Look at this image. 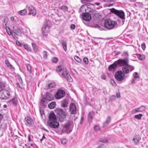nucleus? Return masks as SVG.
I'll return each instance as SVG.
<instances>
[{
    "label": "nucleus",
    "mask_w": 148,
    "mask_h": 148,
    "mask_svg": "<svg viewBox=\"0 0 148 148\" xmlns=\"http://www.w3.org/2000/svg\"><path fill=\"white\" fill-rule=\"evenodd\" d=\"M57 72L59 73L61 72L60 76L64 78H65L66 80L69 82H72L73 80L70 76L69 72L66 69L64 68L62 66L60 65L56 68Z\"/></svg>",
    "instance_id": "f257e3e1"
},
{
    "label": "nucleus",
    "mask_w": 148,
    "mask_h": 148,
    "mask_svg": "<svg viewBox=\"0 0 148 148\" xmlns=\"http://www.w3.org/2000/svg\"><path fill=\"white\" fill-rule=\"evenodd\" d=\"M55 112L56 113L59 120L61 122L64 121L66 119V114L63 110L57 108L56 109Z\"/></svg>",
    "instance_id": "f03ea898"
},
{
    "label": "nucleus",
    "mask_w": 148,
    "mask_h": 148,
    "mask_svg": "<svg viewBox=\"0 0 148 148\" xmlns=\"http://www.w3.org/2000/svg\"><path fill=\"white\" fill-rule=\"evenodd\" d=\"M117 22L114 21H112L109 18L107 19L104 21V27L108 29L111 30L113 29Z\"/></svg>",
    "instance_id": "7ed1b4c3"
},
{
    "label": "nucleus",
    "mask_w": 148,
    "mask_h": 148,
    "mask_svg": "<svg viewBox=\"0 0 148 148\" xmlns=\"http://www.w3.org/2000/svg\"><path fill=\"white\" fill-rule=\"evenodd\" d=\"M110 12L114 14L122 20L125 19V14L123 11L121 10H117L113 8L110 9Z\"/></svg>",
    "instance_id": "20e7f679"
},
{
    "label": "nucleus",
    "mask_w": 148,
    "mask_h": 148,
    "mask_svg": "<svg viewBox=\"0 0 148 148\" xmlns=\"http://www.w3.org/2000/svg\"><path fill=\"white\" fill-rule=\"evenodd\" d=\"M50 22L46 21L44 23L42 28V32L44 36H46L48 33L50 28Z\"/></svg>",
    "instance_id": "39448f33"
},
{
    "label": "nucleus",
    "mask_w": 148,
    "mask_h": 148,
    "mask_svg": "<svg viewBox=\"0 0 148 148\" xmlns=\"http://www.w3.org/2000/svg\"><path fill=\"white\" fill-rule=\"evenodd\" d=\"M10 96L9 92L7 90L2 89L0 90V98L2 99H7Z\"/></svg>",
    "instance_id": "423d86ee"
},
{
    "label": "nucleus",
    "mask_w": 148,
    "mask_h": 148,
    "mask_svg": "<svg viewBox=\"0 0 148 148\" xmlns=\"http://www.w3.org/2000/svg\"><path fill=\"white\" fill-rule=\"evenodd\" d=\"M115 62L117 66H123L126 65H128V64H129V60L128 58H125L122 59H120L115 61Z\"/></svg>",
    "instance_id": "0eeeda50"
},
{
    "label": "nucleus",
    "mask_w": 148,
    "mask_h": 148,
    "mask_svg": "<svg viewBox=\"0 0 148 148\" xmlns=\"http://www.w3.org/2000/svg\"><path fill=\"white\" fill-rule=\"evenodd\" d=\"M125 75L122 71H120L116 72L115 74V77L119 81H122L125 79Z\"/></svg>",
    "instance_id": "6e6552de"
},
{
    "label": "nucleus",
    "mask_w": 148,
    "mask_h": 148,
    "mask_svg": "<svg viewBox=\"0 0 148 148\" xmlns=\"http://www.w3.org/2000/svg\"><path fill=\"white\" fill-rule=\"evenodd\" d=\"M64 91L62 89H59L56 92L55 97L57 99H60L63 97L65 95Z\"/></svg>",
    "instance_id": "1a4fd4ad"
},
{
    "label": "nucleus",
    "mask_w": 148,
    "mask_h": 148,
    "mask_svg": "<svg viewBox=\"0 0 148 148\" xmlns=\"http://www.w3.org/2000/svg\"><path fill=\"white\" fill-rule=\"evenodd\" d=\"M69 111L71 114H75L77 113L78 110L75 103H72L70 104Z\"/></svg>",
    "instance_id": "9d476101"
},
{
    "label": "nucleus",
    "mask_w": 148,
    "mask_h": 148,
    "mask_svg": "<svg viewBox=\"0 0 148 148\" xmlns=\"http://www.w3.org/2000/svg\"><path fill=\"white\" fill-rule=\"evenodd\" d=\"M24 121L25 124L29 127H31L33 124L34 122L33 119L29 116L25 117Z\"/></svg>",
    "instance_id": "9b49d317"
},
{
    "label": "nucleus",
    "mask_w": 148,
    "mask_h": 148,
    "mask_svg": "<svg viewBox=\"0 0 148 148\" xmlns=\"http://www.w3.org/2000/svg\"><path fill=\"white\" fill-rule=\"evenodd\" d=\"M71 124V122L70 121H68L64 125V127L62 130L63 133H67L68 132V130L70 132V127Z\"/></svg>",
    "instance_id": "f8f14e48"
},
{
    "label": "nucleus",
    "mask_w": 148,
    "mask_h": 148,
    "mask_svg": "<svg viewBox=\"0 0 148 148\" xmlns=\"http://www.w3.org/2000/svg\"><path fill=\"white\" fill-rule=\"evenodd\" d=\"M47 123L51 127L53 128H58L59 126V123L57 121H48Z\"/></svg>",
    "instance_id": "ddd939ff"
},
{
    "label": "nucleus",
    "mask_w": 148,
    "mask_h": 148,
    "mask_svg": "<svg viewBox=\"0 0 148 148\" xmlns=\"http://www.w3.org/2000/svg\"><path fill=\"white\" fill-rule=\"evenodd\" d=\"M28 9L29 11V15L32 14L33 16H34L36 14V11L32 5L29 6L28 7Z\"/></svg>",
    "instance_id": "4468645a"
},
{
    "label": "nucleus",
    "mask_w": 148,
    "mask_h": 148,
    "mask_svg": "<svg viewBox=\"0 0 148 148\" xmlns=\"http://www.w3.org/2000/svg\"><path fill=\"white\" fill-rule=\"evenodd\" d=\"M82 17L84 20L88 21H90L91 18V15L88 13H83Z\"/></svg>",
    "instance_id": "2eb2a0df"
},
{
    "label": "nucleus",
    "mask_w": 148,
    "mask_h": 148,
    "mask_svg": "<svg viewBox=\"0 0 148 148\" xmlns=\"http://www.w3.org/2000/svg\"><path fill=\"white\" fill-rule=\"evenodd\" d=\"M133 78L132 81L131 83L132 84H134L136 82V81L137 79L138 80H139L140 79V76L137 72H134L133 74Z\"/></svg>",
    "instance_id": "dca6fc26"
},
{
    "label": "nucleus",
    "mask_w": 148,
    "mask_h": 148,
    "mask_svg": "<svg viewBox=\"0 0 148 148\" xmlns=\"http://www.w3.org/2000/svg\"><path fill=\"white\" fill-rule=\"evenodd\" d=\"M141 139L139 135H136L134 136L133 139V143L135 145H137L140 140Z\"/></svg>",
    "instance_id": "f3484780"
},
{
    "label": "nucleus",
    "mask_w": 148,
    "mask_h": 148,
    "mask_svg": "<svg viewBox=\"0 0 148 148\" xmlns=\"http://www.w3.org/2000/svg\"><path fill=\"white\" fill-rule=\"evenodd\" d=\"M49 120L48 121H55L56 120H57L56 116L53 112H50L49 116Z\"/></svg>",
    "instance_id": "a211bd4d"
},
{
    "label": "nucleus",
    "mask_w": 148,
    "mask_h": 148,
    "mask_svg": "<svg viewBox=\"0 0 148 148\" xmlns=\"http://www.w3.org/2000/svg\"><path fill=\"white\" fill-rule=\"evenodd\" d=\"M111 118L110 116H108L106 121L103 122V128L106 127L110 123L111 121Z\"/></svg>",
    "instance_id": "6ab92c4d"
},
{
    "label": "nucleus",
    "mask_w": 148,
    "mask_h": 148,
    "mask_svg": "<svg viewBox=\"0 0 148 148\" xmlns=\"http://www.w3.org/2000/svg\"><path fill=\"white\" fill-rule=\"evenodd\" d=\"M128 66H129L128 64V65H126L122 68V71L124 74H128L130 72V69Z\"/></svg>",
    "instance_id": "aec40b11"
},
{
    "label": "nucleus",
    "mask_w": 148,
    "mask_h": 148,
    "mask_svg": "<svg viewBox=\"0 0 148 148\" xmlns=\"http://www.w3.org/2000/svg\"><path fill=\"white\" fill-rule=\"evenodd\" d=\"M53 97L50 93L49 92L46 93L45 96V99L46 100L50 101L53 100Z\"/></svg>",
    "instance_id": "412c9836"
},
{
    "label": "nucleus",
    "mask_w": 148,
    "mask_h": 148,
    "mask_svg": "<svg viewBox=\"0 0 148 148\" xmlns=\"http://www.w3.org/2000/svg\"><path fill=\"white\" fill-rule=\"evenodd\" d=\"M117 66L115 62L112 64L110 65L108 67V70L110 71H114L117 68Z\"/></svg>",
    "instance_id": "4be33fe9"
},
{
    "label": "nucleus",
    "mask_w": 148,
    "mask_h": 148,
    "mask_svg": "<svg viewBox=\"0 0 148 148\" xmlns=\"http://www.w3.org/2000/svg\"><path fill=\"white\" fill-rule=\"evenodd\" d=\"M61 106L64 108L67 107L68 104V100L66 99H64L61 101Z\"/></svg>",
    "instance_id": "5701e85b"
},
{
    "label": "nucleus",
    "mask_w": 148,
    "mask_h": 148,
    "mask_svg": "<svg viewBox=\"0 0 148 148\" xmlns=\"http://www.w3.org/2000/svg\"><path fill=\"white\" fill-rule=\"evenodd\" d=\"M94 116V113L92 111L89 112L88 114V120L90 123L92 122Z\"/></svg>",
    "instance_id": "b1692460"
},
{
    "label": "nucleus",
    "mask_w": 148,
    "mask_h": 148,
    "mask_svg": "<svg viewBox=\"0 0 148 148\" xmlns=\"http://www.w3.org/2000/svg\"><path fill=\"white\" fill-rule=\"evenodd\" d=\"M61 45L62 47L65 51H66L67 50V43L66 41L64 40H62Z\"/></svg>",
    "instance_id": "393cba45"
},
{
    "label": "nucleus",
    "mask_w": 148,
    "mask_h": 148,
    "mask_svg": "<svg viewBox=\"0 0 148 148\" xmlns=\"http://www.w3.org/2000/svg\"><path fill=\"white\" fill-rule=\"evenodd\" d=\"M83 8H84L86 10H87L88 12H90L92 10V9L87 7L86 5H83L80 8V10H81Z\"/></svg>",
    "instance_id": "a878e982"
},
{
    "label": "nucleus",
    "mask_w": 148,
    "mask_h": 148,
    "mask_svg": "<svg viewBox=\"0 0 148 148\" xmlns=\"http://www.w3.org/2000/svg\"><path fill=\"white\" fill-rule=\"evenodd\" d=\"M45 98L43 97L40 100V105L42 107H44L46 105V104L45 103Z\"/></svg>",
    "instance_id": "bb28decb"
},
{
    "label": "nucleus",
    "mask_w": 148,
    "mask_h": 148,
    "mask_svg": "<svg viewBox=\"0 0 148 148\" xmlns=\"http://www.w3.org/2000/svg\"><path fill=\"white\" fill-rule=\"evenodd\" d=\"M56 105V102H55L53 101L49 104L48 105V106L50 108L52 109L55 107Z\"/></svg>",
    "instance_id": "cd10ccee"
},
{
    "label": "nucleus",
    "mask_w": 148,
    "mask_h": 148,
    "mask_svg": "<svg viewBox=\"0 0 148 148\" xmlns=\"http://www.w3.org/2000/svg\"><path fill=\"white\" fill-rule=\"evenodd\" d=\"M56 85L55 83L54 82H52L49 84L47 86L46 88L47 89H50L54 87Z\"/></svg>",
    "instance_id": "c85d7f7f"
},
{
    "label": "nucleus",
    "mask_w": 148,
    "mask_h": 148,
    "mask_svg": "<svg viewBox=\"0 0 148 148\" xmlns=\"http://www.w3.org/2000/svg\"><path fill=\"white\" fill-rule=\"evenodd\" d=\"M24 49L27 51L31 52V50L30 47L27 44H25L23 45Z\"/></svg>",
    "instance_id": "c756f323"
},
{
    "label": "nucleus",
    "mask_w": 148,
    "mask_h": 148,
    "mask_svg": "<svg viewBox=\"0 0 148 148\" xmlns=\"http://www.w3.org/2000/svg\"><path fill=\"white\" fill-rule=\"evenodd\" d=\"M5 62L8 67L9 69H14V68L12 65L9 63L8 60H6L5 61Z\"/></svg>",
    "instance_id": "7c9ffc66"
},
{
    "label": "nucleus",
    "mask_w": 148,
    "mask_h": 148,
    "mask_svg": "<svg viewBox=\"0 0 148 148\" xmlns=\"http://www.w3.org/2000/svg\"><path fill=\"white\" fill-rule=\"evenodd\" d=\"M138 112H142L145 110V108L144 106H143L137 108Z\"/></svg>",
    "instance_id": "2f4dec72"
},
{
    "label": "nucleus",
    "mask_w": 148,
    "mask_h": 148,
    "mask_svg": "<svg viewBox=\"0 0 148 148\" xmlns=\"http://www.w3.org/2000/svg\"><path fill=\"white\" fill-rule=\"evenodd\" d=\"M32 47L33 48V49L34 50V51L35 52H37L38 51V48H37L36 45V44H35V43H34L33 42H32Z\"/></svg>",
    "instance_id": "473e14b6"
},
{
    "label": "nucleus",
    "mask_w": 148,
    "mask_h": 148,
    "mask_svg": "<svg viewBox=\"0 0 148 148\" xmlns=\"http://www.w3.org/2000/svg\"><path fill=\"white\" fill-rule=\"evenodd\" d=\"M137 56L140 60H143L145 58V56L143 55H141L139 54H138Z\"/></svg>",
    "instance_id": "72a5a7b5"
},
{
    "label": "nucleus",
    "mask_w": 148,
    "mask_h": 148,
    "mask_svg": "<svg viewBox=\"0 0 148 148\" xmlns=\"http://www.w3.org/2000/svg\"><path fill=\"white\" fill-rule=\"evenodd\" d=\"M60 9L64 12H66L68 10V8L66 6L63 5L60 7Z\"/></svg>",
    "instance_id": "f704fd0d"
},
{
    "label": "nucleus",
    "mask_w": 148,
    "mask_h": 148,
    "mask_svg": "<svg viewBox=\"0 0 148 148\" xmlns=\"http://www.w3.org/2000/svg\"><path fill=\"white\" fill-rule=\"evenodd\" d=\"M11 103H12L14 105H16L18 102L16 98H13L10 101Z\"/></svg>",
    "instance_id": "c9c22d12"
},
{
    "label": "nucleus",
    "mask_w": 148,
    "mask_h": 148,
    "mask_svg": "<svg viewBox=\"0 0 148 148\" xmlns=\"http://www.w3.org/2000/svg\"><path fill=\"white\" fill-rule=\"evenodd\" d=\"M27 12V11L26 9L21 10L18 12V13L21 15H24L26 14Z\"/></svg>",
    "instance_id": "e433bc0d"
},
{
    "label": "nucleus",
    "mask_w": 148,
    "mask_h": 148,
    "mask_svg": "<svg viewBox=\"0 0 148 148\" xmlns=\"http://www.w3.org/2000/svg\"><path fill=\"white\" fill-rule=\"evenodd\" d=\"M27 68L28 71H29V73L31 74L32 73L31 68L30 64H28L27 66Z\"/></svg>",
    "instance_id": "4c0bfd02"
},
{
    "label": "nucleus",
    "mask_w": 148,
    "mask_h": 148,
    "mask_svg": "<svg viewBox=\"0 0 148 148\" xmlns=\"http://www.w3.org/2000/svg\"><path fill=\"white\" fill-rule=\"evenodd\" d=\"M142 116L143 114H139L135 115L134 117L135 118L137 119L140 120L141 119V117Z\"/></svg>",
    "instance_id": "58836bf2"
},
{
    "label": "nucleus",
    "mask_w": 148,
    "mask_h": 148,
    "mask_svg": "<svg viewBox=\"0 0 148 148\" xmlns=\"http://www.w3.org/2000/svg\"><path fill=\"white\" fill-rule=\"evenodd\" d=\"M75 60L79 63H80L81 62V60L80 58L77 56H75L74 57Z\"/></svg>",
    "instance_id": "ea45409f"
},
{
    "label": "nucleus",
    "mask_w": 148,
    "mask_h": 148,
    "mask_svg": "<svg viewBox=\"0 0 148 148\" xmlns=\"http://www.w3.org/2000/svg\"><path fill=\"white\" fill-rule=\"evenodd\" d=\"M94 129L95 131H97L100 130L101 128L98 125H95L94 126Z\"/></svg>",
    "instance_id": "a19ab883"
},
{
    "label": "nucleus",
    "mask_w": 148,
    "mask_h": 148,
    "mask_svg": "<svg viewBox=\"0 0 148 148\" xmlns=\"http://www.w3.org/2000/svg\"><path fill=\"white\" fill-rule=\"evenodd\" d=\"M67 140L66 138H62L61 140V143L63 145L66 144L67 142Z\"/></svg>",
    "instance_id": "79ce46f5"
},
{
    "label": "nucleus",
    "mask_w": 148,
    "mask_h": 148,
    "mask_svg": "<svg viewBox=\"0 0 148 148\" xmlns=\"http://www.w3.org/2000/svg\"><path fill=\"white\" fill-rule=\"evenodd\" d=\"M99 141L103 143H107L108 142V140L106 138H101L99 140Z\"/></svg>",
    "instance_id": "37998d69"
},
{
    "label": "nucleus",
    "mask_w": 148,
    "mask_h": 148,
    "mask_svg": "<svg viewBox=\"0 0 148 148\" xmlns=\"http://www.w3.org/2000/svg\"><path fill=\"white\" fill-rule=\"evenodd\" d=\"M43 58L46 59L47 58V52L46 51H44L43 52Z\"/></svg>",
    "instance_id": "c03bdc74"
},
{
    "label": "nucleus",
    "mask_w": 148,
    "mask_h": 148,
    "mask_svg": "<svg viewBox=\"0 0 148 148\" xmlns=\"http://www.w3.org/2000/svg\"><path fill=\"white\" fill-rule=\"evenodd\" d=\"M58 58L57 57H54L52 58L51 61L54 63H56L58 61Z\"/></svg>",
    "instance_id": "a18cd8bd"
},
{
    "label": "nucleus",
    "mask_w": 148,
    "mask_h": 148,
    "mask_svg": "<svg viewBox=\"0 0 148 148\" xmlns=\"http://www.w3.org/2000/svg\"><path fill=\"white\" fill-rule=\"evenodd\" d=\"M129 54L127 51L123 52V54L122 55V56H124L125 57H127L128 56Z\"/></svg>",
    "instance_id": "49530a36"
},
{
    "label": "nucleus",
    "mask_w": 148,
    "mask_h": 148,
    "mask_svg": "<svg viewBox=\"0 0 148 148\" xmlns=\"http://www.w3.org/2000/svg\"><path fill=\"white\" fill-rule=\"evenodd\" d=\"M128 66H129V68L130 69V72H131L132 71L134 70V66L130 65L129 64Z\"/></svg>",
    "instance_id": "de8ad7c7"
},
{
    "label": "nucleus",
    "mask_w": 148,
    "mask_h": 148,
    "mask_svg": "<svg viewBox=\"0 0 148 148\" xmlns=\"http://www.w3.org/2000/svg\"><path fill=\"white\" fill-rule=\"evenodd\" d=\"M8 21V17H5L4 20L3 21V23H7Z\"/></svg>",
    "instance_id": "09e8293b"
},
{
    "label": "nucleus",
    "mask_w": 148,
    "mask_h": 148,
    "mask_svg": "<svg viewBox=\"0 0 148 148\" xmlns=\"http://www.w3.org/2000/svg\"><path fill=\"white\" fill-rule=\"evenodd\" d=\"M6 30L8 34L10 35H12V32L10 31V29L9 27H8V28H7Z\"/></svg>",
    "instance_id": "8fccbe9b"
},
{
    "label": "nucleus",
    "mask_w": 148,
    "mask_h": 148,
    "mask_svg": "<svg viewBox=\"0 0 148 148\" xmlns=\"http://www.w3.org/2000/svg\"><path fill=\"white\" fill-rule=\"evenodd\" d=\"M40 112L41 116H42L43 114H44V110L43 109L40 107Z\"/></svg>",
    "instance_id": "3c124183"
},
{
    "label": "nucleus",
    "mask_w": 148,
    "mask_h": 148,
    "mask_svg": "<svg viewBox=\"0 0 148 148\" xmlns=\"http://www.w3.org/2000/svg\"><path fill=\"white\" fill-rule=\"evenodd\" d=\"M16 43L17 45L18 46L21 47L22 45H23V44H22L21 43L18 41L16 40Z\"/></svg>",
    "instance_id": "603ef678"
},
{
    "label": "nucleus",
    "mask_w": 148,
    "mask_h": 148,
    "mask_svg": "<svg viewBox=\"0 0 148 148\" xmlns=\"http://www.w3.org/2000/svg\"><path fill=\"white\" fill-rule=\"evenodd\" d=\"M136 112H138L136 108L132 110L130 112L131 114L135 113Z\"/></svg>",
    "instance_id": "864d4df0"
},
{
    "label": "nucleus",
    "mask_w": 148,
    "mask_h": 148,
    "mask_svg": "<svg viewBox=\"0 0 148 148\" xmlns=\"http://www.w3.org/2000/svg\"><path fill=\"white\" fill-rule=\"evenodd\" d=\"M17 33L16 32H14V33L16 34L17 35H20L21 34V33L20 30L18 29L17 30Z\"/></svg>",
    "instance_id": "5fc2aeb1"
},
{
    "label": "nucleus",
    "mask_w": 148,
    "mask_h": 148,
    "mask_svg": "<svg viewBox=\"0 0 148 148\" xmlns=\"http://www.w3.org/2000/svg\"><path fill=\"white\" fill-rule=\"evenodd\" d=\"M83 61L86 64H87L88 62V60L87 58H85L83 59Z\"/></svg>",
    "instance_id": "6e6d98bb"
},
{
    "label": "nucleus",
    "mask_w": 148,
    "mask_h": 148,
    "mask_svg": "<svg viewBox=\"0 0 148 148\" xmlns=\"http://www.w3.org/2000/svg\"><path fill=\"white\" fill-rule=\"evenodd\" d=\"M0 86L2 88H4L5 86V84L3 83H0Z\"/></svg>",
    "instance_id": "4d7b16f0"
},
{
    "label": "nucleus",
    "mask_w": 148,
    "mask_h": 148,
    "mask_svg": "<svg viewBox=\"0 0 148 148\" xmlns=\"http://www.w3.org/2000/svg\"><path fill=\"white\" fill-rule=\"evenodd\" d=\"M70 28L72 30L74 29L75 28V25L73 24L71 25L70 26Z\"/></svg>",
    "instance_id": "13d9d810"
},
{
    "label": "nucleus",
    "mask_w": 148,
    "mask_h": 148,
    "mask_svg": "<svg viewBox=\"0 0 148 148\" xmlns=\"http://www.w3.org/2000/svg\"><path fill=\"white\" fill-rule=\"evenodd\" d=\"M141 47L143 50L145 49L146 45L145 43H143L141 44Z\"/></svg>",
    "instance_id": "bf43d9fd"
},
{
    "label": "nucleus",
    "mask_w": 148,
    "mask_h": 148,
    "mask_svg": "<svg viewBox=\"0 0 148 148\" xmlns=\"http://www.w3.org/2000/svg\"><path fill=\"white\" fill-rule=\"evenodd\" d=\"M100 4V3H98V2L96 3H95L94 4H93V3H90V5H99Z\"/></svg>",
    "instance_id": "052dcab7"
},
{
    "label": "nucleus",
    "mask_w": 148,
    "mask_h": 148,
    "mask_svg": "<svg viewBox=\"0 0 148 148\" xmlns=\"http://www.w3.org/2000/svg\"><path fill=\"white\" fill-rule=\"evenodd\" d=\"M7 23H3V25L4 27L6 29L7 28H8V27H9L7 26Z\"/></svg>",
    "instance_id": "680f3d73"
},
{
    "label": "nucleus",
    "mask_w": 148,
    "mask_h": 148,
    "mask_svg": "<svg viewBox=\"0 0 148 148\" xmlns=\"http://www.w3.org/2000/svg\"><path fill=\"white\" fill-rule=\"evenodd\" d=\"M116 95L117 98H119L121 97L120 93H119L117 92L116 94Z\"/></svg>",
    "instance_id": "e2e57ef3"
},
{
    "label": "nucleus",
    "mask_w": 148,
    "mask_h": 148,
    "mask_svg": "<svg viewBox=\"0 0 148 148\" xmlns=\"http://www.w3.org/2000/svg\"><path fill=\"white\" fill-rule=\"evenodd\" d=\"M114 53H115V55H117L120 54V52L118 51H114Z\"/></svg>",
    "instance_id": "0e129e2a"
},
{
    "label": "nucleus",
    "mask_w": 148,
    "mask_h": 148,
    "mask_svg": "<svg viewBox=\"0 0 148 148\" xmlns=\"http://www.w3.org/2000/svg\"><path fill=\"white\" fill-rule=\"evenodd\" d=\"M10 19H11V20L12 21L14 22V21H15V19H14V18L13 16L11 17L10 18Z\"/></svg>",
    "instance_id": "69168bd1"
},
{
    "label": "nucleus",
    "mask_w": 148,
    "mask_h": 148,
    "mask_svg": "<svg viewBox=\"0 0 148 148\" xmlns=\"http://www.w3.org/2000/svg\"><path fill=\"white\" fill-rule=\"evenodd\" d=\"M28 138L29 141L30 142L31 141V139H30V134L28 135Z\"/></svg>",
    "instance_id": "338daca9"
},
{
    "label": "nucleus",
    "mask_w": 148,
    "mask_h": 148,
    "mask_svg": "<svg viewBox=\"0 0 148 148\" xmlns=\"http://www.w3.org/2000/svg\"><path fill=\"white\" fill-rule=\"evenodd\" d=\"M103 145V144H100L99 146H98V147H97V148H101V147H102V146Z\"/></svg>",
    "instance_id": "774afa93"
}]
</instances>
